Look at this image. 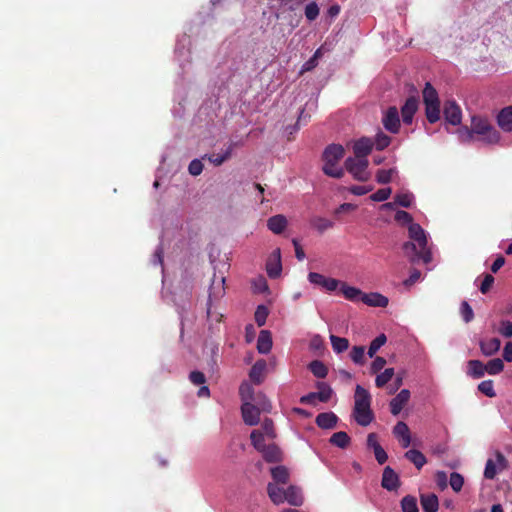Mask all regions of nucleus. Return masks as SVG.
Returning <instances> with one entry per match:
<instances>
[{
  "label": "nucleus",
  "instance_id": "obj_1",
  "mask_svg": "<svg viewBox=\"0 0 512 512\" xmlns=\"http://www.w3.org/2000/svg\"><path fill=\"white\" fill-rule=\"evenodd\" d=\"M371 395L368 390L361 385H357L354 394L353 417L358 425L366 427L374 419V413L371 409Z\"/></svg>",
  "mask_w": 512,
  "mask_h": 512
},
{
  "label": "nucleus",
  "instance_id": "obj_2",
  "mask_svg": "<svg viewBox=\"0 0 512 512\" xmlns=\"http://www.w3.org/2000/svg\"><path fill=\"white\" fill-rule=\"evenodd\" d=\"M345 149L340 144L328 145L322 154L324 165L322 170L325 175L340 179L344 176V169L338 166V162L344 157Z\"/></svg>",
  "mask_w": 512,
  "mask_h": 512
},
{
  "label": "nucleus",
  "instance_id": "obj_3",
  "mask_svg": "<svg viewBox=\"0 0 512 512\" xmlns=\"http://www.w3.org/2000/svg\"><path fill=\"white\" fill-rule=\"evenodd\" d=\"M471 125L474 136L477 135L479 140L489 145L499 143L501 135L487 118L482 116H472Z\"/></svg>",
  "mask_w": 512,
  "mask_h": 512
},
{
  "label": "nucleus",
  "instance_id": "obj_4",
  "mask_svg": "<svg viewBox=\"0 0 512 512\" xmlns=\"http://www.w3.org/2000/svg\"><path fill=\"white\" fill-rule=\"evenodd\" d=\"M408 231L411 240L416 242L419 247V254H417L418 258H421L425 264L430 263L432 261V254L427 248V237L423 228L417 223H411Z\"/></svg>",
  "mask_w": 512,
  "mask_h": 512
},
{
  "label": "nucleus",
  "instance_id": "obj_5",
  "mask_svg": "<svg viewBox=\"0 0 512 512\" xmlns=\"http://www.w3.org/2000/svg\"><path fill=\"white\" fill-rule=\"evenodd\" d=\"M368 164L367 159L355 157H348L344 162L345 169L353 175L354 179L361 182H366L370 179V173L367 171Z\"/></svg>",
  "mask_w": 512,
  "mask_h": 512
},
{
  "label": "nucleus",
  "instance_id": "obj_6",
  "mask_svg": "<svg viewBox=\"0 0 512 512\" xmlns=\"http://www.w3.org/2000/svg\"><path fill=\"white\" fill-rule=\"evenodd\" d=\"M495 457V460L489 458L485 464L484 477L488 480H493L498 472L508 468V460L500 451L495 452Z\"/></svg>",
  "mask_w": 512,
  "mask_h": 512
},
{
  "label": "nucleus",
  "instance_id": "obj_7",
  "mask_svg": "<svg viewBox=\"0 0 512 512\" xmlns=\"http://www.w3.org/2000/svg\"><path fill=\"white\" fill-rule=\"evenodd\" d=\"M382 124L390 133L396 134L400 129V118L397 107H389L383 115Z\"/></svg>",
  "mask_w": 512,
  "mask_h": 512
},
{
  "label": "nucleus",
  "instance_id": "obj_8",
  "mask_svg": "<svg viewBox=\"0 0 512 512\" xmlns=\"http://www.w3.org/2000/svg\"><path fill=\"white\" fill-rule=\"evenodd\" d=\"M308 280L317 286L322 287L324 290L332 292L335 291L339 285L340 281L335 278L326 277L317 272H310L308 274Z\"/></svg>",
  "mask_w": 512,
  "mask_h": 512
},
{
  "label": "nucleus",
  "instance_id": "obj_9",
  "mask_svg": "<svg viewBox=\"0 0 512 512\" xmlns=\"http://www.w3.org/2000/svg\"><path fill=\"white\" fill-rule=\"evenodd\" d=\"M444 117L447 123L451 125H459L462 120V112L457 103L453 100H448L444 104Z\"/></svg>",
  "mask_w": 512,
  "mask_h": 512
},
{
  "label": "nucleus",
  "instance_id": "obj_10",
  "mask_svg": "<svg viewBox=\"0 0 512 512\" xmlns=\"http://www.w3.org/2000/svg\"><path fill=\"white\" fill-rule=\"evenodd\" d=\"M262 411L253 403H242L241 414L246 425L254 426L260 421V413Z\"/></svg>",
  "mask_w": 512,
  "mask_h": 512
},
{
  "label": "nucleus",
  "instance_id": "obj_11",
  "mask_svg": "<svg viewBox=\"0 0 512 512\" xmlns=\"http://www.w3.org/2000/svg\"><path fill=\"white\" fill-rule=\"evenodd\" d=\"M400 484L398 474L390 466H386L383 470L381 486L388 491H396Z\"/></svg>",
  "mask_w": 512,
  "mask_h": 512
},
{
  "label": "nucleus",
  "instance_id": "obj_12",
  "mask_svg": "<svg viewBox=\"0 0 512 512\" xmlns=\"http://www.w3.org/2000/svg\"><path fill=\"white\" fill-rule=\"evenodd\" d=\"M374 146V142L371 138L362 137L357 140L353 145V152L355 158L367 159V156L371 153Z\"/></svg>",
  "mask_w": 512,
  "mask_h": 512
},
{
  "label": "nucleus",
  "instance_id": "obj_13",
  "mask_svg": "<svg viewBox=\"0 0 512 512\" xmlns=\"http://www.w3.org/2000/svg\"><path fill=\"white\" fill-rule=\"evenodd\" d=\"M266 270L267 274L270 278H277L280 276L282 271V265H281V252L280 249L277 248L275 251H273L272 255L267 261L266 264Z\"/></svg>",
  "mask_w": 512,
  "mask_h": 512
},
{
  "label": "nucleus",
  "instance_id": "obj_14",
  "mask_svg": "<svg viewBox=\"0 0 512 512\" xmlns=\"http://www.w3.org/2000/svg\"><path fill=\"white\" fill-rule=\"evenodd\" d=\"M418 109V99L414 96L407 98L404 105L401 107V115L404 124L410 125L413 117Z\"/></svg>",
  "mask_w": 512,
  "mask_h": 512
},
{
  "label": "nucleus",
  "instance_id": "obj_15",
  "mask_svg": "<svg viewBox=\"0 0 512 512\" xmlns=\"http://www.w3.org/2000/svg\"><path fill=\"white\" fill-rule=\"evenodd\" d=\"M496 121L502 131L512 132V106L502 108L496 116Z\"/></svg>",
  "mask_w": 512,
  "mask_h": 512
},
{
  "label": "nucleus",
  "instance_id": "obj_16",
  "mask_svg": "<svg viewBox=\"0 0 512 512\" xmlns=\"http://www.w3.org/2000/svg\"><path fill=\"white\" fill-rule=\"evenodd\" d=\"M410 399V391L408 389H402L391 401H390V412L396 416L398 415L404 406Z\"/></svg>",
  "mask_w": 512,
  "mask_h": 512
},
{
  "label": "nucleus",
  "instance_id": "obj_17",
  "mask_svg": "<svg viewBox=\"0 0 512 512\" xmlns=\"http://www.w3.org/2000/svg\"><path fill=\"white\" fill-rule=\"evenodd\" d=\"M393 434L399 439L400 444L403 448H407L411 444V435L408 425L399 421L393 428Z\"/></svg>",
  "mask_w": 512,
  "mask_h": 512
},
{
  "label": "nucleus",
  "instance_id": "obj_18",
  "mask_svg": "<svg viewBox=\"0 0 512 512\" xmlns=\"http://www.w3.org/2000/svg\"><path fill=\"white\" fill-rule=\"evenodd\" d=\"M267 368V363L264 359H259L255 362L249 372L250 380L254 384H261L265 379V372Z\"/></svg>",
  "mask_w": 512,
  "mask_h": 512
},
{
  "label": "nucleus",
  "instance_id": "obj_19",
  "mask_svg": "<svg viewBox=\"0 0 512 512\" xmlns=\"http://www.w3.org/2000/svg\"><path fill=\"white\" fill-rule=\"evenodd\" d=\"M361 302L371 307L385 308L388 305L389 300L386 296L380 293L371 292L363 293Z\"/></svg>",
  "mask_w": 512,
  "mask_h": 512
},
{
  "label": "nucleus",
  "instance_id": "obj_20",
  "mask_svg": "<svg viewBox=\"0 0 512 512\" xmlns=\"http://www.w3.org/2000/svg\"><path fill=\"white\" fill-rule=\"evenodd\" d=\"M338 422V417L333 412H323L316 416L315 423L322 429H333Z\"/></svg>",
  "mask_w": 512,
  "mask_h": 512
},
{
  "label": "nucleus",
  "instance_id": "obj_21",
  "mask_svg": "<svg viewBox=\"0 0 512 512\" xmlns=\"http://www.w3.org/2000/svg\"><path fill=\"white\" fill-rule=\"evenodd\" d=\"M287 223L286 217L282 214H278L267 220V227L274 234H281L287 227Z\"/></svg>",
  "mask_w": 512,
  "mask_h": 512
},
{
  "label": "nucleus",
  "instance_id": "obj_22",
  "mask_svg": "<svg viewBox=\"0 0 512 512\" xmlns=\"http://www.w3.org/2000/svg\"><path fill=\"white\" fill-rule=\"evenodd\" d=\"M260 453H262L264 460L268 463H276L282 460L281 450L275 444L266 445Z\"/></svg>",
  "mask_w": 512,
  "mask_h": 512
},
{
  "label": "nucleus",
  "instance_id": "obj_23",
  "mask_svg": "<svg viewBox=\"0 0 512 512\" xmlns=\"http://www.w3.org/2000/svg\"><path fill=\"white\" fill-rule=\"evenodd\" d=\"M272 348V337L268 330H261L257 340V350L261 354H267Z\"/></svg>",
  "mask_w": 512,
  "mask_h": 512
},
{
  "label": "nucleus",
  "instance_id": "obj_24",
  "mask_svg": "<svg viewBox=\"0 0 512 512\" xmlns=\"http://www.w3.org/2000/svg\"><path fill=\"white\" fill-rule=\"evenodd\" d=\"M339 288H340V292L343 294V296L347 300L354 301V302L362 300L363 292L359 288L349 286L345 282H341V281H340Z\"/></svg>",
  "mask_w": 512,
  "mask_h": 512
},
{
  "label": "nucleus",
  "instance_id": "obj_25",
  "mask_svg": "<svg viewBox=\"0 0 512 512\" xmlns=\"http://www.w3.org/2000/svg\"><path fill=\"white\" fill-rule=\"evenodd\" d=\"M421 506L424 512H437L439 508L438 497L433 494H422L420 497Z\"/></svg>",
  "mask_w": 512,
  "mask_h": 512
},
{
  "label": "nucleus",
  "instance_id": "obj_26",
  "mask_svg": "<svg viewBox=\"0 0 512 512\" xmlns=\"http://www.w3.org/2000/svg\"><path fill=\"white\" fill-rule=\"evenodd\" d=\"M285 501L293 506H301L303 503L301 490L296 486H289L285 491Z\"/></svg>",
  "mask_w": 512,
  "mask_h": 512
},
{
  "label": "nucleus",
  "instance_id": "obj_27",
  "mask_svg": "<svg viewBox=\"0 0 512 512\" xmlns=\"http://www.w3.org/2000/svg\"><path fill=\"white\" fill-rule=\"evenodd\" d=\"M485 373V365L480 360H469L467 362V374L472 378H482Z\"/></svg>",
  "mask_w": 512,
  "mask_h": 512
},
{
  "label": "nucleus",
  "instance_id": "obj_28",
  "mask_svg": "<svg viewBox=\"0 0 512 512\" xmlns=\"http://www.w3.org/2000/svg\"><path fill=\"white\" fill-rule=\"evenodd\" d=\"M501 341L498 338H491L480 342L481 352L485 356H492L499 351Z\"/></svg>",
  "mask_w": 512,
  "mask_h": 512
},
{
  "label": "nucleus",
  "instance_id": "obj_29",
  "mask_svg": "<svg viewBox=\"0 0 512 512\" xmlns=\"http://www.w3.org/2000/svg\"><path fill=\"white\" fill-rule=\"evenodd\" d=\"M285 491L284 489L280 488L279 486L269 483L267 485V493L271 501L276 504H282L285 502Z\"/></svg>",
  "mask_w": 512,
  "mask_h": 512
},
{
  "label": "nucleus",
  "instance_id": "obj_30",
  "mask_svg": "<svg viewBox=\"0 0 512 512\" xmlns=\"http://www.w3.org/2000/svg\"><path fill=\"white\" fill-rule=\"evenodd\" d=\"M404 457L412 462L418 470H420L427 462L425 455L416 449L408 450Z\"/></svg>",
  "mask_w": 512,
  "mask_h": 512
},
{
  "label": "nucleus",
  "instance_id": "obj_31",
  "mask_svg": "<svg viewBox=\"0 0 512 512\" xmlns=\"http://www.w3.org/2000/svg\"><path fill=\"white\" fill-rule=\"evenodd\" d=\"M316 388L318 389V391L316 392L317 399L320 402L326 403L331 399L333 395V389L328 383L322 381L317 382Z\"/></svg>",
  "mask_w": 512,
  "mask_h": 512
},
{
  "label": "nucleus",
  "instance_id": "obj_32",
  "mask_svg": "<svg viewBox=\"0 0 512 512\" xmlns=\"http://www.w3.org/2000/svg\"><path fill=\"white\" fill-rule=\"evenodd\" d=\"M330 443L336 447L345 449L350 444V437L349 435L344 431H339L334 433L330 438Z\"/></svg>",
  "mask_w": 512,
  "mask_h": 512
},
{
  "label": "nucleus",
  "instance_id": "obj_33",
  "mask_svg": "<svg viewBox=\"0 0 512 512\" xmlns=\"http://www.w3.org/2000/svg\"><path fill=\"white\" fill-rule=\"evenodd\" d=\"M308 368L315 377L320 379L325 378L328 374L327 366L320 360L311 361Z\"/></svg>",
  "mask_w": 512,
  "mask_h": 512
},
{
  "label": "nucleus",
  "instance_id": "obj_34",
  "mask_svg": "<svg viewBox=\"0 0 512 512\" xmlns=\"http://www.w3.org/2000/svg\"><path fill=\"white\" fill-rule=\"evenodd\" d=\"M271 476L277 484H286L289 480V472L284 466L271 468Z\"/></svg>",
  "mask_w": 512,
  "mask_h": 512
},
{
  "label": "nucleus",
  "instance_id": "obj_35",
  "mask_svg": "<svg viewBox=\"0 0 512 512\" xmlns=\"http://www.w3.org/2000/svg\"><path fill=\"white\" fill-rule=\"evenodd\" d=\"M423 101L424 104H436L440 102L436 89L429 82L425 84L423 89Z\"/></svg>",
  "mask_w": 512,
  "mask_h": 512
},
{
  "label": "nucleus",
  "instance_id": "obj_36",
  "mask_svg": "<svg viewBox=\"0 0 512 512\" xmlns=\"http://www.w3.org/2000/svg\"><path fill=\"white\" fill-rule=\"evenodd\" d=\"M252 403L262 412H270L272 405L266 395L262 392L255 393Z\"/></svg>",
  "mask_w": 512,
  "mask_h": 512
},
{
  "label": "nucleus",
  "instance_id": "obj_37",
  "mask_svg": "<svg viewBox=\"0 0 512 512\" xmlns=\"http://www.w3.org/2000/svg\"><path fill=\"white\" fill-rule=\"evenodd\" d=\"M239 395L242 403H252L255 391L251 384L248 382H243L239 387Z\"/></svg>",
  "mask_w": 512,
  "mask_h": 512
},
{
  "label": "nucleus",
  "instance_id": "obj_38",
  "mask_svg": "<svg viewBox=\"0 0 512 512\" xmlns=\"http://www.w3.org/2000/svg\"><path fill=\"white\" fill-rule=\"evenodd\" d=\"M330 341L334 352L337 354L346 351L349 347V341L347 338L344 337L330 335Z\"/></svg>",
  "mask_w": 512,
  "mask_h": 512
},
{
  "label": "nucleus",
  "instance_id": "obj_39",
  "mask_svg": "<svg viewBox=\"0 0 512 512\" xmlns=\"http://www.w3.org/2000/svg\"><path fill=\"white\" fill-rule=\"evenodd\" d=\"M425 115L429 123H435L440 119V102L425 104Z\"/></svg>",
  "mask_w": 512,
  "mask_h": 512
},
{
  "label": "nucleus",
  "instance_id": "obj_40",
  "mask_svg": "<svg viewBox=\"0 0 512 512\" xmlns=\"http://www.w3.org/2000/svg\"><path fill=\"white\" fill-rule=\"evenodd\" d=\"M386 341L387 337L385 334H380L375 339H373L368 347V356L373 358L377 351L386 343Z\"/></svg>",
  "mask_w": 512,
  "mask_h": 512
},
{
  "label": "nucleus",
  "instance_id": "obj_41",
  "mask_svg": "<svg viewBox=\"0 0 512 512\" xmlns=\"http://www.w3.org/2000/svg\"><path fill=\"white\" fill-rule=\"evenodd\" d=\"M504 369V363L500 358H494L485 364V372L490 375H497Z\"/></svg>",
  "mask_w": 512,
  "mask_h": 512
},
{
  "label": "nucleus",
  "instance_id": "obj_42",
  "mask_svg": "<svg viewBox=\"0 0 512 512\" xmlns=\"http://www.w3.org/2000/svg\"><path fill=\"white\" fill-rule=\"evenodd\" d=\"M349 355L351 360L357 365H364L366 362L364 346H353Z\"/></svg>",
  "mask_w": 512,
  "mask_h": 512
},
{
  "label": "nucleus",
  "instance_id": "obj_43",
  "mask_svg": "<svg viewBox=\"0 0 512 512\" xmlns=\"http://www.w3.org/2000/svg\"><path fill=\"white\" fill-rule=\"evenodd\" d=\"M233 151V144H230L227 150L223 154H212L208 156V159L215 166L222 165L226 160L231 157Z\"/></svg>",
  "mask_w": 512,
  "mask_h": 512
},
{
  "label": "nucleus",
  "instance_id": "obj_44",
  "mask_svg": "<svg viewBox=\"0 0 512 512\" xmlns=\"http://www.w3.org/2000/svg\"><path fill=\"white\" fill-rule=\"evenodd\" d=\"M393 368H386L382 373L378 374L375 379V385L378 388L384 387L394 376Z\"/></svg>",
  "mask_w": 512,
  "mask_h": 512
},
{
  "label": "nucleus",
  "instance_id": "obj_45",
  "mask_svg": "<svg viewBox=\"0 0 512 512\" xmlns=\"http://www.w3.org/2000/svg\"><path fill=\"white\" fill-rule=\"evenodd\" d=\"M376 150L381 151L387 148L391 143V137L382 131H379L373 140Z\"/></svg>",
  "mask_w": 512,
  "mask_h": 512
},
{
  "label": "nucleus",
  "instance_id": "obj_46",
  "mask_svg": "<svg viewBox=\"0 0 512 512\" xmlns=\"http://www.w3.org/2000/svg\"><path fill=\"white\" fill-rule=\"evenodd\" d=\"M401 508L403 512H419L417 500L414 496L407 495L401 500Z\"/></svg>",
  "mask_w": 512,
  "mask_h": 512
},
{
  "label": "nucleus",
  "instance_id": "obj_47",
  "mask_svg": "<svg viewBox=\"0 0 512 512\" xmlns=\"http://www.w3.org/2000/svg\"><path fill=\"white\" fill-rule=\"evenodd\" d=\"M264 433L261 430L255 429L251 432V443L257 451H261L266 445L264 444Z\"/></svg>",
  "mask_w": 512,
  "mask_h": 512
},
{
  "label": "nucleus",
  "instance_id": "obj_48",
  "mask_svg": "<svg viewBox=\"0 0 512 512\" xmlns=\"http://www.w3.org/2000/svg\"><path fill=\"white\" fill-rule=\"evenodd\" d=\"M457 134H458L459 140L462 143H471L475 140L472 126L470 128L467 126L460 127L457 130Z\"/></svg>",
  "mask_w": 512,
  "mask_h": 512
},
{
  "label": "nucleus",
  "instance_id": "obj_49",
  "mask_svg": "<svg viewBox=\"0 0 512 512\" xmlns=\"http://www.w3.org/2000/svg\"><path fill=\"white\" fill-rule=\"evenodd\" d=\"M396 169L395 168H391V169H388V170H385V169H380L377 171L376 173V181L379 183V184H388L391 182L392 180V176L396 173Z\"/></svg>",
  "mask_w": 512,
  "mask_h": 512
},
{
  "label": "nucleus",
  "instance_id": "obj_50",
  "mask_svg": "<svg viewBox=\"0 0 512 512\" xmlns=\"http://www.w3.org/2000/svg\"><path fill=\"white\" fill-rule=\"evenodd\" d=\"M312 226L319 232H324L333 227V222L323 217H316L311 222Z\"/></svg>",
  "mask_w": 512,
  "mask_h": 512
},
{
  "label": "nucleus",
  "instance_id": "obj_51",
  "mask_svg": "<svg viewBox=\"0 0 512 512\" xmlns=\"http://www.w3.org/2000/svg\"><path fill=\"white\" fill-rule=\"evenodd\" d=\"M268 309L264 305H259L255 311L254 318L255 322L259 327L265 325L267 317H268Z\"/></svg>",
  "mask_w": 512,
  "mask_h": 512
},
{
  "label": "nucleus",
  "instance_id": "obj_52",
  "mask_svg": "<svg viewBox=\"0 0 512 512\" xmlns=\"http://www.w3.org/2000/svg\"><path fill=\"white\" fill-rule=\"evenodd\" d=\"M478 390L487 397L493 398L496 396L492 380H484L478 385Z\"/></svg>",
  "mask_w": 512,
  "mask_h": 512
},
{
  "label": "nucleus",
  "instance_id": "obj_53",
  "mask_svg": "<svg viewBox=\"0 0 512 512\" xmlns=\"http://www.w3.org/2000/svg\"><path fill=\"white\" fill-rule=\"evenodd\" d=\"M321 55H322L321 49H317L315 51L314 55L303 64L302 69H301V74L314 69L318 64V59Z\"/></svg>",
  "mask_w": 512,
  "mask_h": 512
},
{
  "label": "nucleus",
  "instance_id": "obj_54",
  "mask_svg": "<svg viewBox=\"0 0 512 512\" xmlns=\"http://www.w3.org/2000/svg\"><path fill=\"white\" fill-rule=\"evenodd\" d=\"M417 243L412 241V242H405L403 244V250L406 254H410L412 253L413 256L410 258V261L412 263H415V262H418L419 260H421V258H418V255L419 254V251L417 250Z\"/></svg>",
  "mask_w": 512,
  "mask_h": 512
},
{
  "label": "nucleus",
  "instance_id": "obj_55",
  "mask_svg": "<svg viewBox=\"0 0 512 512\" xmlns=\"http://www.w3.org/2000/svg\"><path fill=\"white\" fill-rule=\"evenodd\" d=\"M449 483H450L451 488L455 492H459V491H461V489L463 487L464 478L461 474H459L457 472H453L450 475Z\"/></svg>",
  "mask_w": 512,
  "mask_h": 512
},
{
  "label": "nucleus",
  "instance_id": "obj_56",
  "mask_svg": "<svg viewBox=\"0 0 512 512\" xmlns=\"http://www.w3.org/2000/svg\"><path fill=\"white\" fill-rule=\"evenodd\" d=\"M260 430L264 433V435H266L270 439H274L276 437L274 423L270 418L264 419Z\"/></svg>",
  "mask_w": 512,
  "mask_h": 512
},
{
  "label": "nucleus",
  "instance_id": "obj_57",
  "mask_svg": "<svg viewBox=\"0 0 512 512\" xmlns=\"http://www.w3.org/2000/svg\"><path fill=\"white\" fill-rule=\"evenodd\" d=\"M252 288L255 293H264L268 291L267 280L264 276H258L252 281Z\"/></svg>",
  "mask_w": 512,
  "mask_h": 512
},
{
  "label": "nucleus",
  "instance_id": "obj_58",
  "mask_svg": "<svg viewBox=\"0 0 512 512\" xmlns=\"http://www.w3.org/2000/svg\"><path fill=\"white\" fill-rule=\"evenodd\" d=\"M391 193H392V190L390 187L382 188V189L377 190L375 193H373L370 196V199L375 202L386 201L390 197Z\"/></svg>",
  "mask_w": 512,
  "mask_h": 512
},
{
  "label": "nucleus",
  "instance_id": "obj_59",
  "mask_svg": "<svg viewBox=\"0 0 512 512\" xmlns=\"http://www.w3.org/2000/svg\"><path fill=\"white\" fill-rule=\"evenodd\" d=\"M460 313H461L463 320L466 323L471 322L474 318V312L467 301H463L461 303Z\"/></svg>",
  "mask_w": 512,
  "mask_h": 512
},
{
  "label": "nucleus",
  "instance_id": "obj_60",
  "mask_svg": "<svg viewBox=\"0 0 512 512\" xmlns=\"http://www.w3.org/2000/svg\"><path fill=\"white\" fill-rule=\"evenodd\" d=\"M413 196L409 193L397 194L395 196V203L401 207L409 208L412 204Z\"/></svg>",
  "mask_w": 512,
  "mask_h": 512
},
{
  "label": "nucleus",
  "instance_id": "obj_61",
  "mask_svg": "<svg viewBox=\"0 0 512 512\" xmlns=\"http://www.w3.org/2000/svg\"><path fill=\"white\" fill-rule=\"evenodd\" d=\"M394 218H395V221H397L398 223L403 224V225L409 224V226H410L411 223H413L412 215L404 210H398L395 213Z\"/></svg>",
  "mask_w": 512,
  "mask_h": 512
},
{
  "label": "nucleus",
  "instance_id": "obj_62",
  "mask_svg": "<svg viewBox=\"0 0 512 512\" xmlns=\"http://www.w3.org/2000/svg\"><path fill=\"white\" fill-rule=\"evenodd\" d=\"M319 15V7L315 2H311L305 7V16L309 21L315 20Z\"/></svg>",
  "mask_w": 512,
  "mask_h": 512
},
{
  "label": "nucleus",
  "instance_id": "obj_63",
  "mask_svg": "<svg viewBox=\"0 0 512 512\" xmlns=\"http://www.w3.org/2000/svg\"><path fill=\"white\" fill-rule=\"evenodd\" d=\"M494 277L491 274H485L484 279L479 287V290L482 294H486L490 291L493 283H494Z\"/></svg>",
  "mask_w": 512,
  "mask_h": 512
},
{
  "label": "nucleus",
  "instance_id": "obj_64",
  "mask_svg": "<svg viewBox=\"0 0 512 512\" xmlns=\"http://www.w3.org/2000/svg\"><path fill=\"white\" fill-rule=\"evenodd\" d=\"M499 333L506 338L512 336V322L504 320L500 323Z\"/></svg>",
  "mask_w": 512,
  "mask_h": 512
}]
</instances>
